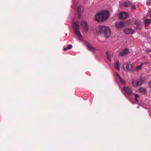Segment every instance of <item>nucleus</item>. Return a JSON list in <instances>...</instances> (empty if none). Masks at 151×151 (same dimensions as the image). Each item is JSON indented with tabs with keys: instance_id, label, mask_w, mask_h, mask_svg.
<instances>
[{
	"instance_id": "obj_9",
	"label": "nucleus",
	"mask_w": 151,
	"mask_h": 151,
	"mask_svg": "<svg viewBox=\"0 0 151 151\" xmlns=\"http://www.w3.org/2000/svg\"><path fill=\"white\" fill-rule=\"evenodd\" d=\"M129 52V50L128 48H125L123 49L119 54V56L123 57L127 55Z\"/></svg>"
},
{
	"instance_id": "obj_13",
	"label": "nucleus",
	"mask_w": 151,
	"mask_h": 151,
	"mask_svg": "<svg viewBox=\"0 0 151 151\" xmlns=\"http://www.w3.org/2000/svg\"><path fill=\"white\" fill-rule=\"evenodd\" d=\"M84 10L83 8L81 6H79L78 8V16L79 18H80L81 17V14L83 12Z\"/></svg>"
},
{
	"instance_id": "obj_11",
	"label": "nucleus",
	"mask_w": 151,
	"mask_h": 151,
	"mask_svg": "<svg viewBox=\"0 0 151 151\" xmlns=\"http://www.w3.org/2000/svg\"><path fill=\"white\" fill-rule=\"evenodd\" d=\"M81 25L82 27L84 28L85 32H88V24L86 21H82L81 23Z\"/></svg>"
},
{
	"instance_id": "obj_17",
	"label": "nucleus",
	"mask_w": 151,
	"mask_h": 151,
	"mask_svg": "<svg viewBox=\"0 0 151 151\" xmlns=\"http://www.w3.org/2000/svg\"><path fill=\"white\" fill-rule=\"evenodd\" d=\"M138 91L139 92L142 94H146L147 93V90L142 87L139 88L138 89Z\"/></svg>"
},
{
	"instance_id": "obj_15",
	"label": "nucleus",
	"mask_w": 151,
	"mask_h": 151,
	"mask_svg": "<svg viewBox=\"0 0 151 151\" xmlns=\"http://www.w3.org/2000/svg\"><path fill=\"white\" fill-rule=\"evenodd\" d=\"M143 23L145 27H147L151 24V19L146 18L144 20Z\"/></svg>"
},
{
	"instance_id": "obj_21",
	"label": "nucleus",
	"mask_w": 151,
	"mask_h": 151,
	"mask_svg": "<svg viewBox=\"0 0 151 151\" xmlns=\"http://www.w3.org/2000/svg\"><path fill=\"white\" fill-rule=\"evenodd\" d=\"M109 53V52H106V56H107V59L109 61H111V57L109 56V55H108Z\"/></svg>"
},
{
	"instance_id": "obj_20",
	"label": "nucleus",
	"mask_w": 151,
	"mask_h": 151,
	"mask_svg": "<svg viewBox=\"0 0 151 151\" xmlns=\"http://www.w3.org/2000/svg\"><path fill=\"white\" fill-rule=\"evenodd\" d=\"M121 83L124 85H125L126 83V82L125 81L123 80L122 78L121 79H119Z\"/></svg>"
},
{
	"instance_id": "obj_28",
	"label": "nucleus",
	"mask_w": 151,
	"mask_h": 151,
	"mask_svg": "<svg viewBox=\"0 0 151 151\" xmlns=\"http://www.w3.org/2000/svg\"><path fill=\"white\" fill-rule=\"evenodd\" d=\"M68 49V48H67V47H65L64 49H63V50L64 51H67Z\"/></svg>"
},
{
	"instance_id": "obj_4",
	"label": "nucleus",
	"mask_w": 151,
	"mask_h": 151,
	"mask_svg": "<svg viewBox=\"0 0 151 151\" xmlns=\"http://www.w3.org/2000/svg\"><path fill=\"white\" fill-rule=\"evenodd\" d=\"M123 90L124 92V95L128 99H130L131 98L129 96L133 95V93L132 90L131 88L129 86H124Z\"/></svg>"
},
{
	"instance_id": "obj_8",
	"label": "nucleus",
	"mask_w": 151,
	"mask_h": 151,
	"mask_svg": "<svg viewBox=\"0 0 151 151\" xmlns=\"http://www.w3.org/2000/svg\"><path fill=\"white\" fill-rule=\"evenodd\" d=\"M83 44L87 47V49L88 50L91 52L93 54L95 53L96 51L95 49L88 42H85L83 43Z\"/></svg>"
},
{
	"instance_id": "obj_12",
	"label": "nucleus",
	"mask_w": 151,
	"mask_h": 151,
	"mask_svg": "<svg viewBox=\"0 0 151 151\" xmlns=\"http://www.w3.org/2000/svg\"><path fill=\"white\" fill-rule=\"evenodd\" d=\"M124 31L126 34H134L135 32L133 29L129 28H125L124 30Z\"/></svg>"
},
{
	"instance_id": "obj_34",
	"label": "nucleus",
	"mask_w": 151,
	"mask_h": 151,
	"mask_svg": "<svg viewBox=\"0 0 151 151\" xmlns=\"http://www.w3.org/2000/svg\"><path fill=\"white\" fill-rule=\"evenodd\" d=\"M67 35V33H66V34H65V35Z\"/></svg>"
},
{
	"instance_id": "obj_25",
	"label": "nucleus",
	"mask_w": 151,
	"mask_h": 151,
	"mask_svg": "<svg viewBox=\"0 0 151 151\" xmlns=\"http://www.w3.org/2000/svg\"><path fill=\"white\" fill-rule=\"evenodd\" d=\"M147 4L149 5L151 4V2L150 1H147Z\"/></svg>"
},
{
	"instance_id": "obj_33",
	"label": "nucleus",
	"mask_w": 151,
	"mask_h": 151,
	"mask_svg": "<svg viewBox=\"0 0 151 151\" xmlns=\"http://www.w3.org/2000/svg\"><path fill=\"white\" fill-rule=\"evenodd\" d=\"M71 7L72 8V5H71Z\"/></svg>"
},
{
	"instance_id": "obj_22",
	"label": "nucleus",
	"mask_w": 151,
	"mask_h": 151,
	"mask_svg": "<svg viewBox=\"0 0 151 151\" xmlns=\"http://www.w3.org/2000/svg\"><path fill=\"white\" fill-rule=\"evenodd\" d=\"M67 47L68 49H71L72 47V45L71 44L69 45Z\"/></svg>"
},
{
	"instance_id": "obj_18",
	"label": "nucleus",
	"mask_w": 151,
	"mask_h": 151,
	"mask_svg": "<svg viewBox=\"0 0 151 151\" xmlns=\"http://www.w3.org/2000/svg\"><path fill=\"white\" fill-rule=\"evenodd\" d=\"M114 67L118 70H120V66L119 61H117L115 63Z\"/></svg>"
},
{
	"instance_id": "obj_5",
	"label": "nucleus",
	"mask_w": 151,
	"mask_h": 151,
	"mask_svg": "<svg viewBox=\"0 0 151 151\" xmlns=\"http://www.w3.org/2000/svg\"><path fill=\"white\" fill-rule=\"evenodd\" d=\"M74 24L77 26V27H73L74 30L75 31V35H77L80 41H83V38L82 37L79 28L78 27L79 25L75 22L74 23Z\"/></svg>"
},
{
	"instance_id": "obj_2",
	"label": "nucleus",
	"mask_w": 151,
	"mask_h": 151,
	"mask_svg": "<svg viewBox=\"0 0 151 151\" xmlns=\"http://www.w3.org/2000/svg\"><path fill=\"white\" fill-rule=\"evenodd\" d=\"M109 16V13L107 10L101 11L95 17V19L97 22L102 23L107 20Z\"/></svg>"
},
{
	"instance_id": "obj_23",
	"label": "nucleus",
	"mask_w": 151,
	"mask_h": 151,
	"mask_svg": "<svg viewBox=\"0 0 151 151\" xmlns=\"http://www.w3.org/2000/svg\"><path fill=\"white\" fill-rule=\"evenodd\" d=\"M116 75L119 78V79L122 78L120 75L118 73H116Z\"/></svg>"
},
{
	"instance_id": "obj_27",
	"label": "nucleus",
	"mask_w": 151,
	"mask_h": 151,
	"mask_svg": "<svg viewBox=\"0 0 151 151\" xmlns=\"http://www.w3.org/2000/svg\"><path fill=\"white\" fill-rule=\"evenodd\" d=\"M150 52H151V50H148L146 51V53H148Z\"/></svg>"
},
{
	"instance_id": "obj_30",
	"label": "nucleus",
	"mask_w": 151,
	"mask_h": 151,
	"mask_svg": "<svg viewBox=\"0 0 151 151\" xmlns=\"http://www.w3.org/2000/svg\"><path fill=\"white\" fill-rule=\"evenodd\" d=\"M149 86H151V81L148 83Z\"/></svg>"
},
{
	"instance_id": "obj_31",
	"label": "nucleus",
	"mask_w": 151,
	"mask_h": 151,
	"mask_svg": "<svg viewBox=\"0 0 151 151\" xmlns=\"http://www.w3.org/2000/svg\"><path fill=\"white\" fill-rule=\"evenodd\" d=\"M144 63V64H147L148 63V62H145V63Z\"/></svg>"
},
{
	"instance_id": "obj_1",
	"label": "nucleus",
	"mask_w": 151,
	"mask_h": 151,
	"mask_svg": "<svg viewBox=\"0 0 151 151\" xmlns=\"http://www.w3.org/2000/svg\"><path fill=\"white\" fill-rule=\"evenodd\" d=\"M96 33L106 38L109 37L111 35V30L108 27L104 25L98 26L96 29Z\"/></svg>"
},
{
	"instance_id": "obj_32",
	"label": "nucleus",
	"mask_w": 151,
	"mask_h": 151,
	"mask_svg": "<svg viewBox=\"0 0 151 151\" xmlns=\"http://www.w3.org/2000/svg\"><path fill=\"white\" fill-rule=\"evenodd\" d=\"M149 13H151V11H150L149 12Z\"/></svg>"
},
{
	"instance_id": "obj_29",
	"label": "nucleus",
	"mask_w": 151,
	"mask_h": 151,
	"mask_svg": "<svg viewBox=\"0 0 151 151\" xmlns=\"http://www.w3.org/2000/svg\"><path fill=\"white\" fill-rule=\"evenodd\" d=\"M135 100L137 102H138L139 101V100H138L137 99V98H135Z\"/></svg>"
},
{
	"instance_id": "obj_24",
	"label": "nucleus",
	"mask_w": 151,
	"mask_h": 151,
	"mask_svg": "<svg viewBox=\"0 0 151 151\" xmlns=\"http://www.w3.org/2000/svg\"><path fill=\"white\" fill-rule=\"evenodd\" d=\"M133 95H134L135 98H137L139 97V95L137 94H135V93H134V94L133 93Z\"/></svg>"
},
{
	"instance_id": "obj_16",
	"label": "nucleus",
	"mask_w": 151,
	"mask_h": 151,
	"mask_svg": "<svg viewBox=\"0 0 151 151\" xmlns=\"http://www.w3.org/2000/svg\"><path fill=\"white\" fill-rule=\"evenodd\" d=\"M132 4L129 1H124L122 3L123 6L125 7H127L130 6Z\"/></svg>"
},
{
	"instance_id": "obj_19",
	"label": "nucleus",
	"mask_w": 151,
	"mask_h": 151,
	"mask_svg": "<svg viewBox=\"0 0 151 151\" xmlns=\"http://www.w3.org/2000/svg\"><path fill=\"white\" fill-rule=\"evenodd\" d=\"M143 63H142L140 65L137 66L135 70L137 71H138L142 69V65L144 64Z\"/></svg>"
},
{
	"instance_id": "obj_3",
	"label": "nucleus",
	"mask_w": 151,
	"mask_h": 151,
	"mask_svg": "<svg viewBox=\"0 0 151 151\" xmlns=\"http://www.w3.org/2000/svg\"><path fill=\"white\" fill-rule=\"evenodd\" d=\"M146 79L145 77H140L138 80H133L132 81V83L134 87H138L145 83Z\"/></svg>"
},
{
	"instance_id": "obj_35",
	"label": "nucleus",
	"mask_w": 151,
	"mask_h": 151,
	"mask_svg": "<svg viewBox=\"0 0 151 151\" xmlns=\"http://www.w3.org/2000/svg\"><path fill=\"white\" fill-rule=\"evenodd\" d=\"M137 108H139V106H137Z\"/></svg>"
},
{
	"instance_id": "obj_14",
	"label": "nucleus",
	"mask_w": 151,
	"mask_h": 151,
	"mask_svg": "<svg viewBox=\"0 0 151 151\" xmlns=\"http://www.w3.org/2000/svg\"><path fill=\"white\" fill-rule=\"evenodd\" d=\"M125 23L122 21L120 22H116V27L118 29H121L124 26Z\"/></svg>"
},
{
	"instance_id": "obj_10",
	"label": "nucleus",
	"mask_w": 151,
	"mask_h": 151,
	"mask_svg": "<svg viewBox=\"0 0 151 151\" xmlns=\"http://www.w3.org/2000/svg\"><path fill=\"white\" fill-rule=\"evenodd\" d=\"M128 17V14L125 12H122L119 15V18L121 19H126Z\"/></svg>"
},
{
	"instance_id": "obj_7",
	"label": "nucleus",
	"mask_w": 151,
	"mask_h": 151,
	"mask_svg": "<svg viewBox=\"0 0 151 151\" xmlns=\"http://www.w3.org/2000/svg\"><path fill=\"white\" fill-rule=\"evenodd\" d=\"M134 25L135 26H134V28L137 30H140L142 29L143 26L141 23V21L139 20H136L135 21Z\"/></svg>"
},
{
	"instance_id": "obj_26",
	"label": "nucleus",
	"mask_w": 151,
	"mask_h": 151,
	"mask_svg": "<svg viewBox=\"0 0 151 151\" xmlns=\"http://www.w3.org/2000/svg\"><path fill=\"white\" fill-rule=\"evenodd\" d=\"M132 9H136V6H135V5H133L132 7Z\"/></svg>"
},
{
	"instance_id": "obj_36",
	"label": "nucleus",
	"mask_w": 151,
	"mask_h": 151,
	"mask_svg": "<svg viewBox=\"0 0 151 151\" xmlns=\"http://www.w3.org/2000/svg\"><path fill=\"white\" fill-rule=\"evenodd\" d=\"M150 17L151 18V16H150Z\"/></svg>"
},
{
	"instance_id": "obj_6",
	"label": "nucleus",
	"mask_w": 151,
	"mask_h": 151,
	"mask_svg": "<svg viewBox=\"0 0 151 151\" xmlns=\"http://www.w3.org/2000/svg\"><path fill=\"white\" fill-rule=\"evenodd\" d=\"M123 67L124 70L127 72L132 73L133 72V66L129 62L124 63Z\"/></svg>"
}]
</instances>
